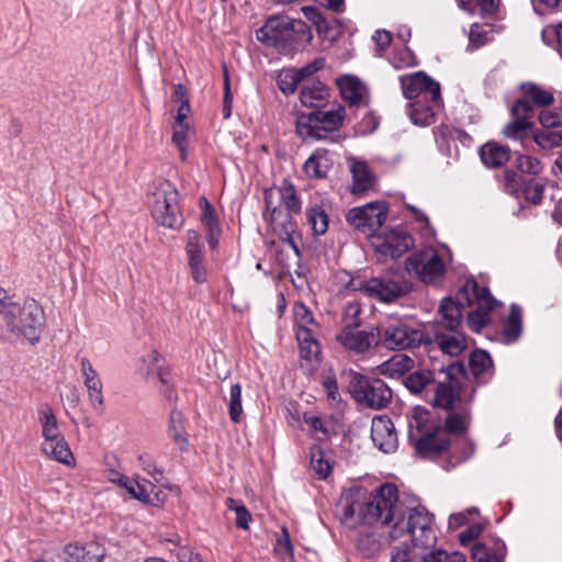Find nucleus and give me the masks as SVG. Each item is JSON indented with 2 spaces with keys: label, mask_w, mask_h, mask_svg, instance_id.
Returning <instances> with one entry per match:
<instances>
[{
  "label": "nucleus",
  "mask_w": 562,
  "mask_h": 562,
  "mask_svg": "<svg viewBox=\"0 0 562 562\" xmlns=\"http://www.w3.org/2000/svg\"><path fill=\"white\" fill-rule=\"evenodd\" d=\"M457 299L461 305L474 306L468 315L469 327L479 331L490 322V312L495 306V300L485 286H480L474 279H469L459 290Z\"/></svg>",
  "instance_id": "obj_4"
},
{
  "label": "nucleus",
  "mask_w": 562,
  "mask_h": 562,
  "mask_svg": "<svg viewBox=\"0 0 562 562\" xmlns=\"http://www.w3.org/2000/svg\"><path fill=\"white\" fill-rule=\"evenodd\" d=\"M474 562H499L498 557L482 543H475L472 548Z\"/></svg>",
  "instance_id": "obj_60"
},
{
  "label": "nucleus",
  "mask_w": 562,
  "mask_h": 562,
  "mask_svg": "<svg viewBox=\"0 0 562 562\" xmlns=\"http://www.w3.org/2000/svg\"><path fill=\"white\" fill-rule=\"evenodd\" d=\"M38 423L41 426V435L43 440L54 439L64 436L59 428L57 418L49 405L45 404L40 407Z\"/></svg>",
  "instance_id": "obj_32"
},
{
  "label": "nucleus",
  "mask_w": 562,
  "mask_h": 562,
  "mask_svg": "<svg viewBox=\"0 0 562 562\" xmlns=\"http://www.w3.org/2000/svg\"><path fill=\"white\" fill-rule=\"evenodd\" d=\"M464 306L465 305H461L459 303L458 299L457 302L451 299H443L439 307V315L441 317L440 322L442 326L450 330L454 329L460 324L462 315L461 307Z\"/></svg>",
  "instance_id": "obj_35"
},
{
  "label": "nucleus",
  "mask_w": 562,
  "mask_h": 562,
  "mask_svg": "<svg viewBox=\"0 0 562 562\" xmlns=\"http://www.w3.org/2000/svg\"><path fill=\"white\" fill-rule=\"evenodd\" d=\"M387 217V206L384 202H371L353 207L347 213V222L358 231L371 234L379 229Z\"/></svg>",
  "instance_id": "obj_9"
},
{
  "label": "nucleus",
  "mask_w": 562,
  "mask_h": 562,
  "mask_svg": "<svg viewBox=\"0 0 562 562\" xmlns=\"http://www.w3.org/2000/svg\"><path fill=\"white\" fill-rule=\"evenodd\" d=\"M79 367L91 406L95 411H102L104 407L103 383L99 372L87 357L80 359Z\"/></svg>",
  "instance_id": "obj_18"
},
{
  "label": "nucleus",
  "mask_w": 562,
  "mask_h": 562,
  "mask_svg": "<svg viewBox=\"0 0 562 562\" xmlns=\"http://www.w3.org/2000/svg\"><path fill=\"white\" fill-rule=\"evenodd\" d=\"M188 117L189 114H186V109L177 111L172 125V143L178 147L181 160H186L187 158L188 139L191 134V126L187 121Z\"/></svg>",
  "instance_id": "obj_28"
},
{
  "label": "nucleus",
  "mask_w": 562,
  "mask_h": 562,
  "mask_svg": "<svg viewBox=\"0 0 562 562\" xmlns=\"http://www.w3.org/2000/svg\"><path fill=\"white\" fill-rule=\"evenodd\" d=\"M345 117V109L336 105L327 111H313L301 114L296 120V131L303 138L323 139L327 133L338 130Z\"/></svg>",
  "instance_id": "obj_6"
},
{
  "label": "nucleus",
  "mask_w": 562,
  "mask_h": 562,
  "mask_svg": "<svg viewBox=\"0 0 562 562\" xmlns=\"http://www.w3.org/2000/svg\"><path fill=\"white\" fill-rule=\"evenodd\" d=\"M429 422L430 413L428 411L420 407L414 408L409 419L411 438L416 439L423 435L432 432L437 427L430 425Z\"/></svg>",
  "instance_id": "obj_36"
},
{
  "label": "nucleus",
  "mask_w": 562,
  "mask_h": 562,
  "mask_svg": "<svg viewBox=\"0 0 562 562\" xmlns=\"http://www.w3.org/2000/svg\"><path fill=\"white\" fill-rule=\"evenodd\" d=\"M172 98L177 103H179L177 111H182V109H186V114H190L191 109L184 86H175Z\"/></svg>",
  "instance_id": "obj_62"
},
{
  "label": "nucleus",
  "mask_w": 562,
  "mask_h": 562,
  "mask_svg": "<svg viewBox=\"0 0 562 562\" xmlns=\"http://www.w3.org/2000/svg\"><path fill=\"white\" fill-rule=\"evenodd\" d=\"M504 189L510 194H517L522 184L521 177L512 169H506L503 175Z\"/></svg>",
  "instance_id": "obj_59"
},
{
  "label": "nucleus",
  "mask_w": 562,
  "mask_h": 562,
  "mask_svg": "<svg viewBox=\"0 0 562 562\" xmlns=\"http://www.w3.org/2000/svg\"><path fill=\"white\" fill-rule=\"evenodd\" d=\"M300 82L297 72L294 71V68L282 70L278 78L280 90L286 94L294 92Z\"/></svg>",
  "instance_id": "obj_57"
},
{
  "label": "nucleus",
  "mask_w": 562,
  "mask_h": 562,
  "mask_svg": "<svg viewBox=\"0 0 562 562\" xmlns=\"http://www.w3.org/2000/svg\"><path fill=\"white\" fill-rule=\"evenodd\" d=\"M371 438L373 443L383 452H393L397 447V435L392 420L387 416L372 419Z\"/></svg>",
  "instance_id": "obj_19"
},
{
  "label": "nucleus",
  "mask_w": 562,
  "mask_h": 562,
  "mask_svg": "<svg viewBox=\"0 0 562 562\" xmlns=\"http://www.w3.org/2000/svg\"><path fill=\"white\" fill-rule=\"evenodd\" d=\"M512 114L515 119H525L526 121H529L532 115V106L526 98L518 99L512 108Z\"/></svg>",
  "instance_id": "obj_61"
},
{
  "label": "nucleus",
  "mask_w": 562,
  "mask_h": 562,
  "mask_svg": "<svg viewBox=\"0 0 562 562\" xmlns=\"http://www.w3.org/2000/svg\"><path fill=\"white\" fill-rule=\"evenodd\" d=\"M150 214L162 227L178 229L182 225L178 191L169 181H161L149 200Z\"/></svg>",
  "instance_id": "obj_5"
},
{
  "label": "nucleus",
  "mask_w": 562,
  "mask_h": 562,
  "mask_svg": "<svg viewBox=\"0 0 562 562\" xmlns=\"http://www.w3.org/2000/svg\"><path fill=\"white\" fill-rule=\"evenodd\" d=\"M233 94L231 92V85L227 70L224 71V100H223V116L228 119L232 114Z\"/></svg>",
  "instance_id": "obj_63"
},
{
  "label": "nucleus",
  "mask_w": 562,
  "mask_h": 562,
  "mask_svg": "<svg viewBox=\"0 0 562 562\" xmlns=\"http://www.w3.org/2000/svg\"><path fill=\"white\" fill-rule=\"evenodd\" d=\"M122 490L130 498L145 505L161 506L167 499V495L160 488L139 474L128 476Z\"/></svg>",
  "instance_id": "obj_14"
},
{
  "label": "nucleus",
  "mask_w": 562,
  "mask_h": 562,
  "mask_svg": "<svg viewBox=\"0 0 562 562\" xmlns=\"http://www.w3.org/2000/svg\"><path fill=\"white\" fill-rule=\"evenodd\" d=\"M415 448L423 458H435L447 449L449 440L447 434L436 428L432 432L423 435L415 439Z\"/></svg>",
  "instance_id": "obj_23"
},
{
  "label": "nucleus",
  "mask_w": 562,
  "mask_h": 562,
  "mask_svg": "<svg viewBox=\"0 0 562 562\" xmlns=\"http://www.w3.org/2000/svg\"><path fill=\"white\" fill-rule=\"evenodd\" d=\"M521 331V311L517 306H512L508 318L504 325L503 334L510 340H516Z\"/></svg>",
  "instance_id": "obj_44"
},
{
  "label": "nucleus",
  "mask_w": 562,
  "mask_h": 562,
  "mask_svg": "<svg viewBox=\"0 0 562 562\" xmlns=\"http://www.w3.org/2000/svg\"><path fill=\"white\" fill-rule=\"evenodd\" d=\"M199 205L202 211V223L207 229L209 245L211 248H215L221 232L215 211L204 196L200 198Z\"/></svg>",
  "instance_id": "obj_31"
},
{
  "label": "nucleus",
  "mask_w": 562,
  "mask_h": 562,
  "mask_svg": "<svg viewBox=\"0 0 562 562\" xmlns=\"http://www.w3.org/2000/svg\"><path fill=\"white\" fill-rule=\"evenodd\" d=\"M45 323L44 311L35 300L22 303L14 301L0 286V338L5 340L23 338L31 345L38 342Z\"/></svg>",
  "instance_id": "obj_2"
},
{
  "label": "nucleus",
  "mask_w": 562,
  "mask_h": 562,
  "mask_svg": "<svg viewBox=\"0 0 562 562\" xmlns=\"http://www.w3.org/2000/svg\"><path fill=\"white\" fill-rule=\"evenodd\" d=\"M480 158L484 166L498 168L509 160L510 149L506 145L487 142L480 149Z\"/></svg>",
  "instance_id": "obj_27"
},
{
  "label": "nucleus",
  "mask_w": 562,
  "mask_h": 562,
  "mask_svg": "<svg viewBox=\"0 0 562 562\" xmlns=\"http://www.w3.org/2000/svg\"><path fill=\"white\" fill-rule=\"evenodd\" d=\"M493 38V27L490 24H479L474 23L469 33L470 44L477 48Z\"/></svg>",
  "instance_id": "obj_46"
},
{
  "label": "nucleus",
  "mask_w": 562,
  "mask_h": 562,
  "mask_svg": "<svg viewBox=\"0 0 562 562\" xmlns=\"http://www.w3.org/2000/svg\"><path fill=\"white\" fill-rule=\"evenodd\" d=\"M265 220L270 223L272 231L279 239L300 256L301 235L297 232L293 214L301 210L294 187L283 181L280 187H273L265 193Z\"/></svg>",
  "instance_id": "obj_3"
},
{
  "label": "nucleus",
  "mask_w": 562,
  "mask_h": 562,
  "mask_svg": "<svg viewBox=\"0 0 562 562\" xmlns=\"http://www.w3.org/2000/svg\"><path fill=\"white\" fill-rule=\"evenodd\" d=\"M293 317L296 331H306L307 334L317 333V323L303 303L297 302L293 305Z\"/></svg>",
  "instance_id": "obj_40"
},
{
  "label": "nucleus",
  "mask_w": 562,
  "mask_h": 562,
  "mask_svg": "<svg viewBox=\"0 0 562 562\" xmlns=\"http://www.w3.org/2000/svg\"><path fill=\"white\" fill-rule=\"evenodd\" d=\"M274 553L283 562H294L293 561V546L290 540L289 531L285 527H282V529H281V536L278 538L277 543L274 546Z\"/></svg>",
  "instance_id": "obj_50"
},
{
  "label": "nucleus",
  "mask_w": 562,
  "mask_h": 562,
  "mask_svg": "<svg viewBox=\"0 0 562 562\" xmlns=\"http://www.w3.org/2000/svg\"><path fill=\"white\" fill-rule=\"evenodd\" d=\"M226 403L228 406L229 418L234 423H240L243 419L244 409L241 404V386L239 383H235L231 386Z\"/></svg>",
  "instance_id": "obj_41"
},
{
  "label": "nucleus",
  "mask_w": 562,
  "mask_h": 562,
  "mask_svg": "<svg viewBox=\"0 0 562 562\" xmlns=\"http://www.w3.org/2000/svg\"><path fill=\"white\" fill-rule=\"evenodd\" d=\"M307 223L316 235H323L328 228V218L326 213L318 206L311 207L307 213Z\"/></svg>",
  "instance_id": "obj_48"
},
{
  "label": "nucleus",
  "mask_w": 562,
  "mask_h": 562,
  "mask_svg": "<svg viewBox=\"0 0 562 562\" xmlns=\"http://www.w3.org/2000/svg\"><path fill=\"white\" fill-rule=\"evenodd\" d=\"M434 379V373L430 370H420L409 374L405 381V385L412 392L418 393Z\"/></svg>",
  "instance_id": "obj_51"
},
{
  "label": "nucleus",
  "mask_w": 562,
  "mask_h": 562,
  "mask_svg": "<svg viewBox=\"0 0 562 562\" xmlns=\"http://www.w3.org/2000/svg\"><path fill=\"white\" fill-rule=\"evenodd\" d=\"M186 252L192 279L196 283L205 282L206 268L204 258V244L202 236L196 231H189L187 233Z\"/></svg>",
  "instance_id": "obj_17"
},
{
  "label": "nucleus",
  "mask_w": 562,
  "mask_h": 562,
  "mask_svg": "<svg viewBox=\"0 0 562 562\" xmlns=\"http://www.w3.org/2000/svg\"><path fill=\"white\" fill-rule=\"evenodd\" d=\"M355 289L363 290L370 296L376 297L382 302H391L407 292L405 284L378 278H373L367 281L362 286H356Z\"/></svg>",
  "instance_id": "obj_20"
},
{
  "label": "nucleus",
  "mask_w": 562,
  "mask_h": 562,
  "mask_svg": "<svg viewBox=\"0 0 562 562\" xmlns=\"http://www.w3.org/2000/svg\"><path fill=\"white\" fill-rule=\"evenodd\" d=\"M347 162L352 175L351 192L353 194H361L372 189L376 178L368 164L355 157L348 158Z\"/></svg>",
  "instance_id": "obj_22"
},
{
  "label": "nucleus",
  "mask_w": 562,
  "mask_h": 562,
  "mask_svg": "<svg viewBox=\"0 0 562 562\" xmlns=\"http://www.w3.org/2000/svg\"><path fill=\"white\" fill-rule=\"evenodd\" d=\"M341 97L351 104L362 102L367 95L366 86L353 76H344L337 80Z\"/></svg>",
  "instance_id": "obj_30"
},
{
  "label": "nucleus",
  "mask_w": 562,
  "mask_h": 562,
  "mask_svg": "<svg viewBox=\"0 0 562 562\" xmlns=\"http://www.w3.org/2000/svg\"><path fill=\"white\" fill-rule=\"evenodd\" d=\"M457 368L453 364L448 367L447 381L437 385L434 405L441 408H451L457 400L461 397V390L458 381L452 378Z\"/></svg>",
  "instance_id": "obj_25"
},
{
  "label": "nucleus",
  "mask_w": 562,
  "mask_h": 562,
  "mask_svg": "<svg viewBox=\"0 0 562 562\" xmlns=\"http://www.w3.org/2000/svg\"><path fill=\"white\" fill-rule=\"evenodd\" d=\"M226 505L228 509L233 510L236 514V526L240 529H248L249 522L251 521V515L249 514L245 505L239 501H235L233 498H227Z\"/></svg>",
  "instance_id": "obj_53"
},
{
  "label": "nucleus",
  "mask_w": 562,
  "mask_h": 562,
  "mask_svg": "<svg viewBox=\"0 0 562 562\" xmlns=\"http://www.w3.org/2000/svg\"><path fill=\"white\" fill-rule=\"evenodd\" d=\"M340 518L349 528L373 524L384 527L393 544L391 562H411L413 548H432L437 541L434 515L422 506L407 508L393 483H383L371 493L349 490L341 498Z\"/></svg>",
  "instance_id": "obj_1"
},
{
  "label": "nucleus",
  "mask_w": 562,
  "mask_h": 562,
  "mask_svg": "<svg viewBox=\"0 0 562 562\" xmlns=\"http://www.w3.org/2000/svg\"><path fill=\"white\" fill-rule=\"evenodd\" d=\"M311 467L319 479H326L333 469L330 453L325 452L319 446L311 448Z\"/></svg>",
  "instance_id": "obj_39"
},
{
  "label": "nucleus",
  "mask_w": 562,
  "mask_h": 562,
  "mask_svg": "<svg viewBox=\"0 0 562 562\" xmlns=\"http://www.w3.org/2000/svg\"><path fill=\"white\" fill-rule=\"evenodd\" d=\"M515 166L518 171L529 176H538L542 169V162L530 155L518 154L515 159Z\"/></svg>",
  "instance_id": "obj_47"
},
{
  "label": "nucleus",
  "mask_w": 562,
  "mask_h": 562,
  "mask_svg": "<svg viewBox=\"0 0 562 562\" xmlns=\"http://www.w3.org/2000/svg\"><path fill=\"white\" fill-rule=\"evenodd\" d=\"M338 341L347 349L356 352H364L376 344V337L372 331L357 330L347 326L338 336Z\"/></svg>",
  "instance_id": "obj_26"
},
{
  "label": "nucleus",
  "mask_w": 562,
  "mask_h": 562,
  "mask_svg": "<svg viewBox=\"0 0 562 562\" xmlns=\"http://www.w3.org/2000/svg\"><path fill=\"white\" fill-rule=\"evenodd\" d=\"M301 21H293L288 16L270 18L256 33L257 40L269 46L284 47L294 38L295 25Z\"/></svg>",
  "instance_id": "obj_10"
},
{
  "label": "nucleus",
  "mask_w": 562,
  "mask_h": 562,
  "mask_svg": "<svg viewBox=\"0 0 562 562\" xmlns=\"http://www.w3.org/2000/svg\"><path fill=\"white\" fill-rule=\"evenodd\" d=\"M40 451L42 456L49 460H54L68 468L76 467V458L64 436L43 440L40 445Z\"/></svg>",
  "instance_id": "obj_21"
},
{
  "label": "nucleus",
  "mask_w": 562,
  "mask_h": 562,
  "mask_svg": "<svg viewBox=\"0 0 562 562\" xmlns=\"http://www.w3.org/2000/svg\"><path fill=\"white\" fill-rule=\"evenodd\" d=\"M333 166V161L325 150H316L304 164V172L308 177L322 178Z\"/></svg>",
  "instance_id": "obj_34"
},
{
  "label": "nucleus",
  "mask_w": 562,
  "mask_h": 562,
  "mask_svg": "<svg viewBox=\"0 0 562 562\" xmlns=\"http://www.w3.org/2000/svg\"><path fill=\"white\" fill-rule=\"evenodd\" d=\"M323 385L326 390L327 398L330 405L336 406L340 402L336 380L331 376H327L324 380Z\"/></svg>",
  "instance_id": "obj_64"
},
{
  "label": "nucleus",
  "mask_w": 562,
  "mask_h": 562,
  "mask_svg": "<svg viewBox=\"0 0 562 562\" xmlns=\"http://www.w3.org/2000/svg\"><path fill=\"white\" fill-rule=\"evenodd\" d=\"M423 562H467V560L460 552L447 553L438 550L425 555Z\"/></svg>",
  "instance_id": "obj_58"
},
{
  "label": "nucleus",
  "mask_w": 562,
  "mask_h": 562,
  "mask_svg": "<svg viewBox=\"0 0 562 562\" xmlns=\"http://www.w3.org/2000/svg\"><path fill=\"white\" fill-rule=\"evenodd\" d=\"M470 424V415L467 412L450 413L446 419L448 431L453 434H463Z\"/></svg>",
  "instance_id": "obj_55"
},
{
  "label": "nucleus",
  "mask_w": 562,
  "mask_h": 562,
  "mask_svg": "<svg viewBox=\"0 0 562 562\" xmlns=\"http://www.w3.org/2000/svg\"><path fill=\"white\" fill-rule=\"evenodd\" d=\"M104 555L105 550L99 542L89 541L85 544H67L54 558L56 562H101Z\"/></svg>",
  "instance_id": "obj_16"
},
{
  "label": "nucleus",
  "mask_w": 562,
  "mask_h": 562,
  "mask_svg": "<svg viewBox=\"0 0 562 562\" xmlns=\"http://www.w3.org/2000/svg\"><path fill=\"white\" fill-rule=\"evenodd\" d=\"M315 335L316 334H307L306 331H296L301 358L308 362L317 361L321 353Z\"/></svg>",
  "instance_id": "obj_38"
},
{
  "label": "nucleus",
  "mask_w": 562,
  "mask_h": 562,
  "mask_svg": "<svg viewBox=\"0 0 562 562\" xmlns=\"http://www.w3.org/2000/svg\"><path fill=\"white\" fill-rule=\"evenodd\" d=\"M541 36L543 42L549 46H554L562 57V22L547 25L542 30Z\"/></svg>",
  "instance_id": "obj_52"
},
{
  "label": "nucleus",
  "mask_w": 562,
  "mask_h": 562,
  "mask_svg": "<svg viewBox=\"0 0 562 562\" xmlns=\"http://www.w3.org/2000/svg\"><path fill=\"white\" fill-rule=\"evenodd\" d=\"M414 366V360L404 353H397L381 363L376 370L381 375L398 379L408 372Z\"/></svg>",
  "instance_id": "obj_29"
},
{
  "label": "nucleus",
  "mask_w": 562,
  "mask_h": 562,
  "mask_svg": "<svg viewBox=\"0 0 562 562\" xmlns=\"http://www.w3.org/2000/svg\"><path fill=\"white\" fill-rule=\"evenodd\" d=\"M140 469L148 474L154 481L159 482L164 477V471L157 465L154 457L147 452L138 456Z\"/></svg>",
  "instance_id": "obj_56"
},
{
  "label": "nucleus",
  "mask_w": 562,
  "mask_h": 562,
  "mask_svg": "<svg viewBox=\"0 0 562 562\" xmlns=\"http://www.w3.org/2000/svg\"><path fill=\"white\" fill-rule=\"evenodd\" d=\"M531 124L525 119H515L509 122L503 130L505 137L510 139H518L521 143L528 136Z\"/></svg>",
  "instance_id": "obj_45"
},
{
  "label": "nucleus",
  "mask_w": 562,
  "mask_h": 562,
  "mask_svg": "<svg viewBox=\"0 0 562 562\" xmlns=\"http://www.w3.org/2000/svg\"><path fill=\"white\" fill-rule=\"evenodd\" d=\"M400 82L407 99L427 101L441 98L439 83L422 71L401 76Z\"/></svg>",
  "instance_id": "obj_12"
},
{
  "label": "nucleus",
  "mask_w": 562,
  "mask_h": 562,
  "mask_svg": "<svg viewBox=\"0 0 562 562\" xmlns=\"http://www.w3.org/2000/svg\"><path fill=\"white\" fill-rule=\"evenodd\" d=\"M442 109L441 98L436 100H416L411 103L409 116L415 125L428 126L435 123L437 114Z\"/></svg>",
  "instance_id": "obj_24"
},
{
  "label": "nucleus",
  "mask_w": 562,
  "mask_h": 562,
  "mask_svg": "<svg viewBox=\"0 0 562 562\" xmlns=\"http://www.w3.org/2000/svg\"><path fill=\"white\" fill-rule=\"evenodd\" d=\"M544 194V184L539 180H530L525 183L522 195L525 200L533 205L540 204Z\"/></svg>",
  "instance_id": "obj_54"
},
{
  "label": "nucleus",
  "mask_w": 562,
  "mask_h": 562,
  "mask_svg": "<svg viewBox=\"0 0 562 562\" xmlns=\"http://www.w3.org/2000/svg\"><path fill=\"white\" fill-rule=\"evenodd\" d=\"M329 94L328 88L319 81H311L301 90V102L308 108L319 106Z\"/></svg>",
  "instance_id": "obj_33"
},
{
  "label": "nucleus",
  "mask_w": 562,
  "mask_h": 562,
  "mask_svg": "<svg viewBox=\"0 0 562 562\" xmlns=\"http://www.w3.org/2000/svg\"><path fill=\"white\" fill-rule=\"evenodd\" d=\"M412 236L403 229H391L374 236L372 246L384 256L396 258L413 247Z\"/></svg>",
  "instance_id": "obj_15"
},
{
  "label": "nucleus",
  "mask_w": 562,
  "mask_h": 562,
  "mask_svg": "<svg viewBox=\"0 0 562 562\" xmlns=\"http://www.w3.org/2000/svg\"><path fill=\"white\" fill-rule=\"evenodd\" d=\"M541 130L532 138L542 149H551L562 145V108L543 110L539 114Z\"/></svg>",
  "instance_id": "obj_11"
},
{
  "label": "nucleus",
  "mask_w": 562,
  "mask_h": 562,
  "mask_svg": "<svg viewBox=\"0 0 562 562\" xmlns=\"http://www.w3.org/2000/svg\"><path fill=\"white\" fill-rule=\"evenodd\" d=\"M349 387L357 402L374 409L385 407L392 398V391L381 380L370 381L364 376L356 375Z\"/></svg>",
  "instance_id": "obj_8"
},
{
  "label": "nucleus",
  "mask_w": 562,
  "mask_h": 562,
  "mask_svg": "<svg viewBox=\"0 0 562 562\" xmlns=\"http://www.w3.org/2000/svg\"><path fill=\"white\" fill-rule=\"evenodd\" d=\"M525 98L536 105H548L552 103L553 95L551 92L541 89L535 83H525L521 87Z\"/></svg>",
  "instance_id": "obj_43"
},
{
  "label": "nucleus",
  "mask_w": 562,
  "mask_h": 562,
  "mask_svg": "<svg viewBox=\"0 0 562 562\" xmlns=\"http://www.w3.org/2000/svg\"><path fill=\"white\" fill-rule=\"evenodd\" d=\"M162 361L160 355L157 352V351H151L149 355H148V362H149V366H148V369H147V374L148 375H151V376H157L160 381V383L166 386V396L168 397H171V392L169 391V387H168V378H167V374L162 372L161 370V364L160 362Z\"/></svg>",
  "instance_id": "obj_49"
},
{
  "label": "nucleus",
  "mask_w": 562,
  "mask_h": 562,
  "mask_svg": "<svg viewBox=\"0 0 562 562\" xmlns=\"http://www.w3.org/2000/svg\"><path fill=\"white\" fill-rule=\"evenodd\" d=\"M406 270L424 283H437L446 273L443 256L435 248L427 247L406 259Z\"/></svg>",
  "instance_id": "obj_7"
},
{
  "label": "nucleus",
  "mask_w": 562,
  "mask_h": 562,
  "mask_svg": "<svg viewBox=\"0 0 562 562\" xmlns=\"http://www.w3.org/2000/svg\"><path fill=\"white\" fill-rule=\"evenodd\" d=\"M469 362L471 372L476 378L483 374H488L493 367L490 355L481 349L471 353Z\"/></svg>",
  "instance_id": "obj_42"
},
{
  "label": "nucleus",
  "mask_w": 562,
  "mask_h": 562,
  "mask_svg": "<svg viewBox=\"0 0 562 562\" xmlns=\"http://www.w3.org/2000/svg\"><path fill=\"white\" fill-rule=\"evenodd\" d=\"M422 331L414 329L400 319H390L383 329L382 341L389 349L413 348L422 342Z\"/></svg>",
  "instance_id": "obj_13"
},
{
  "label": "nucleus",
  "mask_w": 562,
  "mask_h": 562,
  "mask_svg": "<svg viewBox=\"0 0 562 562\" xmlns=\"http://www.w3.org/2000/svg\"><path fill=\"white\" fill-rule=\"evenodd\" d=\"M436 345L442 353L449 356H458L467 347L465 337L460 333L438 335Z\"/></svg>",
  "instance_id": "obj_37"
}]
</instances>
